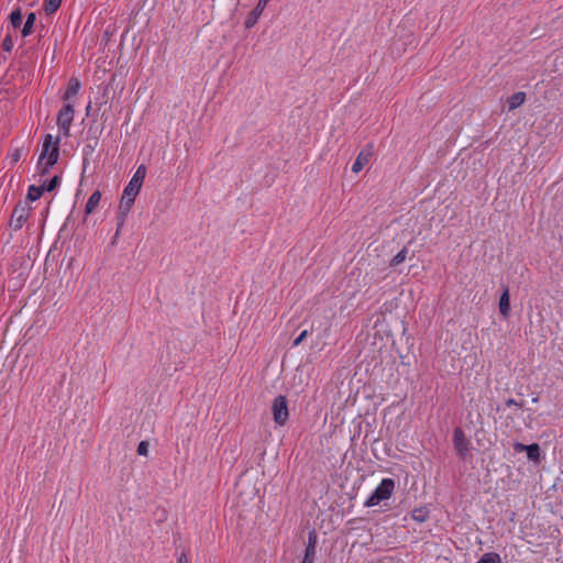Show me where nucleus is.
<instances>
[{"label":"nucleus","instance_id":"nucleus-1","mask_svg":"<svg viewBox=\"0 0 563 563\" xmlns=\"http://www.w3.org/2000/svg\"><path fill=\"white\" fill-rule=\"evenodd\" d=\"M145 176H146V167H145V165H140L136 168L132 178L130 179L128 186L123 190V195H122L121 202L119 206V214L117 217L115 236H118L121 228L125 223V219H126L129 212L131 211V209L134 205L135 198L142 188Z\"/></svg>","mask_w":563,"mask_h":563},{"label":"nucleus","instance_id":"nucleus-2","mask_svg":"<svg viewBox=\"0 0 563 563\" xmlns=\"http://www.w3.org/2000/svg\"><path fill=\"white\" fill-rule=\"evenodd\" d=\"M395 487L396 483L393 478H383L374 492L364 501V506L371 508L388 500L393 496Z\"/></svg>","mask_w":563,"mask_h":563},{"label":"nucleus","instance_id":"nucleus-3","mask_svg":"<svg viewBox=\"0 0 563 563\" xmlns=\"http://www.w3.org/2000/svg\"><path fill=\"white\" fill-rule=\"evenodd\" d=\"M272 412H273V419L276 424L278 426H285L288 417V400L286 396L279 395L277 396L273 404H272Z\"/></svg>","mask_w":563,"mask_h":563},{"label":"nucleus","instance_id":"nucleus-4","mask_svg":"<svg viewBox=\"0 0 563 563\" xmlns=\"http://www.w3.org/2000/svg\"><path fill=\"white\" fill-rule=\"evenodd\" d=\"M75 109L71 103H66L59 110L57 114V125L59 128L60 133L65 136H69L70 126L74 121Z\"/></svg>","mask_w":563,"mask_h":563},{"label":"nucleus","instance_id":"nucleus-5","mask_svg":"<svg viewBox=\"0 0 563 563\" xmlns=\"http://www.w3.org/2000/svg\"><path fill=\"white\" fill-rule=\"evenodd\" d=\"M452 441L456 455L461 460H465L470 452V441L465 438V434L460 427H456L453 430Z\"/></svg>","mask_w":563,"mask_h":563},{"label":"nucleus","instance_id":"nucleus-6","mask_svg":"<svg viewBox=\"0 0 563 563\" xmlns=\"http://www.w3.org/2000/svg\"><path fill=\"white\" fill-rule=\"evenodd\" d=\"M30 210L31 208L27 203H19L15 206L9 223L12 230L18 231L23 227L30 216Z\"/></svg>","mask_w":563,"mask_h":563},{"label":"nucleus","instance_id":"nucleus-7","mask_svg":"<svg viewBox=\"0 0 563 563\" xmlns=\"http://www.w3.org/2000/svg\"><path fill=\"white\" fill-rule=\"evenodd\" d=\"M59 158V147L58 142L55 144V146L52 148L48 158L46 161H38L37 162V170L41 176H46L51 168L58 162Z\"/></svg>","mask_w":563,"mask_h":563},{"label":"nucleus","instance_id":"nucleus-8","mask_svg":"<svg viewBox=\"0 0 563 563\" xmlns=\"http://www.w3.org/2000/svg\"><path fill=\"white\" fill-rule=\"evenodd\" d=\"M373 156V145L367 144L357 155L352 165L353 173H360Z\"/></svg>","mask_w":563,"mask_h":563},{"label":"nucleus","instance_id":"nucleus-9","mask_svg":"<svg viewBox=\"0 0 563 563\" xmlns=\"http://www.w3.org/2000/svg\"><path fill=\"white\" fill-rule=\"evenodd\" d=\"M267 3L268 2L266 0L258 1L257 5L249 13L245 20L246 29H252L257 23Z\"/></svg>","mask_w":563,"mask_h":563},{"label":"nucleus","instance_id":"nucleus-10","mask_svg":"<svg viewBox=\"0 0 563 563\" xmlns=\"http://www.w3.org/2000/svg\"><path fill=\"white\" fill-rule=\"evenodd\" d=\"M57 142H58V144L60 143L59 137H56L54 140V137L51 134H46L44 136L42 152H41V155L38 157V161H41V162L46 161L48 158V155H49L52 148L55 146V144Z\"/></svg>","mask_w":563,"mask_h":563},{"label":"nucleus","instance_id":"nucleus-11","mask_svg":"<svg viewBox=\"0 0 563 563\" xmlns=\"http://www.w3.org/2000/svg\"><path fill=\"white\" fill-rule=\"evenodd\" d=\"M98 144H99V140H97L96 136H87V143L82 148L84 166H86L89 163V158L91 157L92 153L97 148Z\"/></svg>","mask_w":563,"mask_h":563},{"label":"nucleus","instance_id":"nucleus-12","mask_svg":"<svg viewBox=\"0 0 563 563\" xmlns=\"http://www.w3.org/2000/svg\"><path fill=\"white\" fill-rule=\"evenodd\" d=\"M499 312L504 318H508L510 313V299H509V289L505 287L504 292L499 298Z\"/></svg>","mask_w":563,"mask_h":563},{"label":"nucleus","instance_id":"nucleus-13","mask_svg":"<svg viewBox=\"0 0 563 563\" xmlns=\"http://www.w3.org/2000/svg\"><path fill=\"white\" fill-rule=\"evenodd\" d=\"M80 89L79 79L71 77L68 81V88L66 92L63 95V99L65 101H69L71 98L76 97Z\"/></svg>","mask_w":563,"mask_h":563},{"label":"nucleus","instance_id":"nucleus-14","mask_svg":"<svg viewBox=\"0 0 563 563\" xmlns=\"http://www.w3.org/2000/svg\"><path fill=\"white\" fill-rule=\"evenodd\" d=\"M525 100H526L525 92H522V91L515 92L507 100L509 110H515V109L519 108L525 102Z\"/></svg>","mask_w":563,"mask_h":563},{"label":"nucleus","instance_id":"nucleus-15","mask_svg":"<svg viewBox=\"0 0 563 563\" xmlns=\"http://www.w3.org/2000/svg\"><path fill=\"white\" fill-rule=\"evenodd\" d=\"M100 199H101V192L99 190H96L91 194V196L89 197V199L86 203V208H85L86 214H90L98 207Z\"/></svg>","mask_w":563,"mask_h":563},{"label":"nucleus","instance_id":"nucleus-16","mask_svg":"<svg viewBox=\"0 0 563 563\" xmlns=\"http://www.w3.org/2000/svg\"><path fill=\"white\" fill-rule=\"evenodd\" d=\"M35 21H36V14L34 12H30L26 15V20H25L22 31H21L23 37L29 36L33 32Z\"/></svg>","mask_w":563,"mask_h":563},{"label":"nucleus","instance_id":"nucleus-17","mask_svg":"<svg viewBox=\"0 0 563 563\" xmlns=\"http://www.w3.org/2000/svg\"><path fill=\"white\" fill-rule=\"evenodd\" d=\"M429 515H430V511L427 507H419V508H415L412 510L411 518L415 521L422 523L428 520Z\"/></svg>","mask_w":563,"mask_h":563},{"label":"nucleus","instance_id":"nucleus-18","mask_svg":"<svg viewBox=\"0 0 563 563\" xmlns=\"http://www.w3.org/2000/svg\"><path fill=\"white\" fill-rule=\"evenodd\" d=\"M528 449L526 450L527 456L530 461L540 462L541 459V449L538 443L528 444Z\"/></svg>","mask_w":563,"mask_h":563},{"label":"nucleus","instance_id":"nucleus-19","mask_svg":"<svg viewBox=\"0 0 563 563\" xmlns=\"http://www.w3.org/2000/svg\"><path fill=\"white\" fill-rule=\"evenodd\" d=\"M44 192V187L31 185L27 189L26 199L30 201H36L38 200Z\"/></svg>","mask_w":563,"mask_h":563},{"label":"nucleus","instance_id":"nucleus-20","mask_svg":"<svg viewBox=\"0 0 563 563\" xmlns=\"http://www.w3.org/2000/svg\"><path fill=\"white\" fill-rule=\"evenodd\" d=\"M408 255V249L404 246L389 262L390 267H397L401 263H404Z\"/></svg>","mask_w":563,"mask_h":563},{"label":"nucleus","instance_id":"nucleus-21","mask_svg":"<svg viewBox=\"0 0 563 563\" xmlns=\"http://www.w3.org/2000/svg\"><path fill=\"white\" fill-rule=\"evenodd\" d=\"M62 4V0H44L43 9L47 15L55 13Z\"/></svg>","mask_w":563,"mask_h":563},{"label":"nucleus","instance_id":"nucleus-22","mask_svg":"<svg viewBox=\"0 0 563 563\" xmlns=\"http://www.w3.org/2000/svg\"><path fill=\"white\" fill-rule=\"evenodd\" d=\"M476 563H501V559L496 552H487L484 553Z\"/></svg>","mask_w":563,"mask_h":563},{"label":"nucleus","instance_id":"nucleus-23","mask_svg":"<svg viewBox=\"0 0 563 563\" xmlns=\"http://www.w3.org/2000/svg\"><path fill=\"white\" fill-rule=\"evenodd\" d=\"M9 19H10V23L11 25L14 27V29H18L21 26L22 24V11L20 8H16L15 10H13L10 15H9Z\"/></svg>","mask_w":563,"mask_h":563},{"label":"nucleus","instance_id":"nucleus-24","mask_svg":"<svg viewBox=\"0 0 563 563\" xmlns=\"http://www.w3.org/2000/svg\"><path fill=\"white\" fill-rule=\"evenodd\" d=\"M60 183V177L58 175L53 176L49 180L45 181L42 187H44V191L51 192L57 188Z\"/></svg>","mask_w":563,"mask_h":563},{"label":"nucleus","instance_id":"nucleus-25","mask_svg":"<svg viewBox=\"0 0 563 563\" xmlns=\"http://www.w3.org/2000/svg\"><path fill=\"white\" fill-rule=\"evenodd\" d=\"M102 132V126H100L96 120H93L87 131V136H96L99 140V135Z\"/></svg>","mask_w":563,"mask_h":563},{"label":"nucleus","instance_id":"nucleus-26","mask_svg":"<svg viewBox=\"0 0 563 563\" xmlns=\"http://www.w3.org/2000/svg\"><path fill=\"white\" fill-rule=\"evenodd\" d=\"M2 49L4 52H11L12 48H13V40H12V36L10 34H8L4 38H3V42H2Z\"/></svg>","mask_w":563,"mask_h":563},{"label":"nucleus","instance_id":"nucleus-27","mask_svg":"<svg viewBox=\"0 0 563 563\" xmlns=\"http://www.w3.org/2000/svg\"><path fill=\"white\" fill-rule=\"evenodd\" d=\"M316 548H317V547H309V545H306L305 555H303V558H302V559L310 560V561H313V562H314V558H316Z\"/></svg>","mask_w":563,"mask_h":563},{"label":"nucleus","instance_id":"nucleus-28","mask_svg":"<svg viewBox=\"0 0 563 563\" xmlns=\"http://www.w3.org/2000/svg\"><path fill=\"white\" fill-rule=\"evenodd\" d=\"M148 442L147 441H141L137 445V454L139 455H147L148 453Z\"/></svg>","mask_w":563,"mask_h":563},{"label":"nucleus","instance_id":"nucleus-29","mask_svg":"<svg viewBox=\"0 0 563 563\" xmlns=\"http://www.w3.org/2000/svg\"><path fill=\"white\" fill-rule=\"evenodd\" d=\"M317 541H318L317 532H316L314 529H312L308 533V543H307V545H309V547H317Z\"/></svg>","mask_w":563,"mask_h":563},{"label":"nucleus","instance_id":"nucleus-30","mask_svg":"<svg viewBox=\"0 0 563 563\" xmlns=\"http://www.w3.org/2000/svg\"><path fill=\"white\" fill-rule=\"evenodd\" d=\"M309 334L308 330H303L300 334L294 340L292 346H298Z\"/></svg>","mask_w":563,"mask_h":563},{"label":"nucleus","instance_id":"nucleus-31","mask_svg":"<svg viewBox=\"0 0 563 563\" xmlns=\"http://www.w3.org/2000/svg\"><path fill=\"white\" fill-rule=\"evenodd\" d=\"M527 446H528L527 444H522L520 442L514 443V450L517 453L526 452V450L528 449Z\"/></svg>","mask_w":563,"mask_h":563},{"label":"nucleus","instance_id":"nucleus-32","mask_svg":"<svg viewBox=\"0 0 563 563\" xmlns=\"http://www.w3.org/2000/svg\"><path fill=\"white\" fill-rule=\"evenodd\" d=\"M506 405L508 407H511V406H515V407H518V408H522L523 407V404L522 402H518L517 400H515L514 398H509L506 400Z\"/></svg>","mask_w":563,"mask_h":563},{"label":"nucleus","instance_id":"nucleus-33","mask_svg":"<svg viewBox=\"0 0 563 563\" xmlns=\"http://www.w3.org/2000/svg\"><path fill=\"white\" fill-rule=\"evenodd\" d=\"M177 563H189L188 556H187V554L185 552H183L180 554V556L178 558Z\"/></svg>","mask_w":563,"mask_h":563},{"label":"nucleus","instance_id":"nucleus-34","mask_svg":"<svg viewBox=\"0 0 563 563\" xmlns=\"http://www.w3.org/2000/svg\"><path fill=\"white\" fill-rule=\"evenodd\" d=\"M301 563H313V561L302 559Z\"/></svg>","mask_w":563,"mask_h":563},{"label":"nucleus","instance_id":"nucleus-35","mask_svg":"<svg viewBox=\"0 0 563 563\" xmlns=\"http://www.w3.org/2000/svg\"><path fill=\"white\" fill-rule=\"evenodd\" d=\"M90 108H91V104L89 103V104L87 106V108H86L87 114L89 113Z\"/></svg>","mask_w":563,"mask_h":563},{"label":"nucleus","instance_id":"nucleus-36","mask_svg":"<svg viewBox=\"0 0 563 563\" xmlns=\"http://www.w3.org/2000/svg\"><path fill=\"white\" fill-rule=\"evenodd\" d=\"M537 401H538V397H534V398L532 399V402H537Z\"/></svg>","mask_w":563,"mask_h":563}]
</instances>
